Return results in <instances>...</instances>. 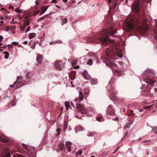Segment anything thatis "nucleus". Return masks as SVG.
<instances>
[{
    "mask_svg": "<svg viewBox=\"0 0 157 157\" xmlns=\"http://www.w3.org/2000/svg\"><path fill=\"white\" fill-rule=\"evenodd\" d=\"M117 31L113 27L107 28L106 29H104L101 33H99L97 34L93 38V40L99 43H105L107 44L109 42L113 43V41L110 39L109 36V35H111L113 37H115Z\"/></svg>",
    "mask_w": 157,
    "mask_h": 157,
    "instance_id": "1",
    "label": "nucleus"
},
{
    "mask_svg": "<svg viewBox=\"0 0 157 157\" xmlns=\"http://www.w3.org/2000/svg\"><path fill=\"white\" fill-rule=\"evenodd\" d=\"M122 51V50L117 48L115 50L109 48L106 49V53L109 60L106 64L110 67H116V65L112 61V60L115 59L117 56L120 57H122V54L121 53Z\"/></svg>",
    "mask_w": 157,
    "mask_h": 157,
    "instance_id": "2",
    "label": "nucleus"
},
{
    "mask_svg": "<svg viewBox=\"0 0 157 157\" xmlns=\"http://www.w3.org/2000/svg\"><path fill=\"white\" fill-rule=\"evenodd\" d=\"M143 21H140L134 17H131L128 21H126L125 23L123 24V26L126 28V31L132 29H138L143 25Z\"/></svg>",
    "mask_w": 157,
    "mask_h": 157,
    "instance_id": "3",
    "label": "nucleus"
},
{
    "mask_svg": "<svg viewBox=\"0 0 157 157\" xmlns=\"http://www.w3.org/2000/svg\"><path fill=\"white\" fill-rule=\"evenodd\" d=\"M114 84V80L111 79L109 82V84L107 86L106 89L109 94V96L112 100H116L117 99V97L116 96V94L115 92V90L113 87V85Z\"/></svg>",
    "mask_w": 157,
    "mask_h": 157,
    "instance_id": "4",
    "label": "nucleus"
},
{
    "mask_svg": "<svg viewBox=\"0 0 157 157\" xmlns=\"http://www.w3.org/2000/svg\"><path fill=\"white\" fill-rule=\"evenodd\" d=\"M144 74L147 77V80H146V82L151 86H152L154 83L155 82L153 80L150 78L153 77L155 74L154 73V71L147 69L145 71Z\"/></svg>",
    "mask_w": 157,
    "mask_h": 157,
    "instance_id": "5",
    "label": "nucleus"
},
{
    "mask_svg": "<svg viewBox=\"0 0 157 157\" xmlns=\"http://www.w3.org/2000/svg\"><path fill=\"white\" fill-rule=\"evenodd\" d=\"M146 0H138L137 2H134L132 8V10L136 13H139L140 12V4L141 5H144V2Z\"/></svg>",
    "mask_w": 157,
    "mask_h": 157,
    "instance_id": "6",
    "label": "nucleus"
},
{
    "mask_svg": "<svg viewBox=\"0 0 157 157\" xmlns=\"http://www.w3.org/2000/svg\"><path fill=\"white\" fill-rule=\"evenodd\" d=\"M0 154L2 157H10L9 149L7 147L0 148Z\"/></svg>",
    "mask_w": 157,
    "mask_h": 157,
    "instance_id": "7",
    "label": "nucleus"
},
{
    "mask_svg": "<svg viewBox=\"0 0 157 157\" xmlns=\"http://www.w3.org/2000/svg\"><path fill=\"white\" fill-rule=\"evenodd\" d=\"M83 98L84 96L82 92H79V97L78 98H76L75 99V101L76 102V103L77 104L79 103L80 101L83 100ZM76 106L77 108L79 110H80V109H81V108H82L83 107L82 106L78 104H77Z\"/></svg>",
    "mask_w": 157,
    "mask_h": 157,
    "instance_id": "8",
    "label": "nucleus"
},
{
    "mask_svg": "<svg viewBox=\"0 0 157 157\" xmlns=\"http://www.w3.org/2000/svg\"><path fill=\"white\" fill-rule=\"evenodd\" d=\"M65 64V63L62 62V61L58 60L56 61L55 63L54 66L57 69L61 71L62 69V67H63Z\"/></svg>",
    "mask_w": 157,
    "mask_h": 157,
    "instance_id": "9",
    "label": "nucleus"
},
{
    "mask_svg": "<svg viewBox=\"0 0 157 157\" xmlns=\"http://www.w3.org/2000/svg\"><path fill=\"white\" fill-rule=\"evenodd\" d=\"M106 113L109 115H113L115 113V110L113 108V106L110 105L108 107Z\"/></svg>",
    "mask_w": 157,
    "mask_h": 157,
    "instance_id": "10",
    "label": "nucleus"
},
{
    "mask_svg": "<svg viewBox=\"0 0 157 157\" xmlns=\"http://www.w3.org/2000/svg\"><path fill=\"white\" fill-rule=\"evenodd\" d=\"M26 84L25 81L22 82L21 81H16L13 83L14 85H16V87L18 88L23 86Z\"/></svg>",
    "mask_w": 157,
    "mask_h": 157,
    "instance_id": "11",
    "label": "nucleus"
},
{
    "mask_svg": "<svg viewBox=\"0 0 157 157\" xmlns=\"http://www.w3.org/2000/svg\"><path fill=\"white\" fill-rule=\"evenodd\" d=\"M9 139L2 134H0V141L3 143H7L9 141Z\"/></svg>",
    "mask_w": 157,
    "mask_h": 157,
    "instance_id": "12",
    "label": "nucleus"
},
{
    "mask_svg": "<svg viewBox=\"0 0 157 157\" xmlns=\"http://www.w3.org/2000/svg\"><path fill=\"white\" fill-rule=\"evenodd\" d=\"M23 21L24 22L23 25L24 26V28H25L27 25H29L30 23V20L28 17H26L24 20H23Z\"/></svg>",
    "mask_w": 157,
    "mask_h": 157,
    "instance_id": "13",
    "label": "nucleus"
},
{
    "mask_svg": "<svg viewBox=\"0 0 157 157\" xmlns=\"http://www.w3.org/2000/svg\"><path fill=\"white\" fill-rule=\"evenodd\" d=\"M95 59H97V58L95 56H92L91 58L88 60L87 64L90 65H91L93 64V61Z\"/></svg>",
    "mask_w": 157,
    "mask_h": 157,
    "instance_id": "14",
    "label": "nucleus"
},
{
    "mask_svg": "<svg viewBox=\"0 0 157 157\" xmlns=\"http://www.w3.org/2000/svg\"><path fill=\"white\" fill-rule=\"evenodd\" d=\"M33 74L31 72H27L26 75V77L28 82L31 81V77H33Z\"/></svg>",
    "mask_w": 157,
    "mask_h": 157,
    "instance_id": "15",
    "label": "nucleus"
},
{
    "mask_svg": "<svg viewBox=\"0 0 157 157\" xmlns=\"http://www.w3.org/2000/svg\"><path fill=\"white\" fill-rule=\"evenodd\" d=\"M82 75L84 78L87 80H90L91 78L90 76L86 71L83 72Z\"/></svg>",
    "mask_w": 157,
    "mask_h": 157,
    "instance_id": "16",
    "label": "nucleus"
},
{
    "mask_svg": "<svg viewBox=\"0 0 157 157\" xmlns=\"http://www.w3.org/2000/svg\"><path fill=\"white\" fill-rule=\"evenodd\" d=\"M59 148L56 150V151L58 152L59 150H63L65 149L64 145V144L61 143L58 145Z\"/></svg>",
    "mask_w": 157,
    "mask_h": 157,
    "instance_id": "17",
    "label": "nucleus"
},
{
    "mask_svg": "<svg viewBox=\"0 0 157 157\" xmlns=\"http://www.w3.org/2000/svg\"><path fill=\"white\" fill-rule=\"evenodd\" d=\"M34 149H33V151L32 150V152L30 151H29V153L28 155L29 157H35L36 155V153L34 152Z\"/></svg>",
    "mask_w": 157,
    "mask_h": 157,
    "instance_id": "18",
    "label": "nucleus"
},
{
    "mask_svg": "<svg viewBox=\"0 0 157 157\" xmlns=\"http://www.w3.org/2000/svg\"><path fill=\"white\" fill-rule=\"evenodd\" d=\"M48 7L47 6H43L41 7V11L40 12V15H41L43 13H44L47 10Z\"/></svg>",
    "mask_w": 157,
    "mask_h": 157,
    "instance_id": "19",
    "label": "nucleus"
},
{
    "mask_svg": "<svg viewBox=\"0 0 157 157\" xmlns=\"http://www.w3.org/2000/svg\"><path fill=\"white\" fill-rule=\"evenodd\" d=\"M71 144V143L70 142H67L66 143V145L67 148V149L68 151L69 152H71V147L70 146V145Z\"/></svg>",
    "mask_w": 157,
    "mask_h": 157,
    "instance_id": "20",
    "label": "nucleus"
},
{
    "mask_svg": "<svg viewBox=\"0 0 157 157\" xmlns=\"http://www.w3.org/2000/svg\"><path fill=\"white\" fill-rule=\"evenodd\" d=\"M90 83L93 85L96 84L98 83V80L96 78H91Z\"/></svg>",
    "mask_w": 157,
    "mask_h": 157,
    "instance_id": "21",
    "label": "nucleus"
},
{
    "mask_svg": "<svg viewBox=\"0 0 157 157\" xmlns=\"http://www.w3.org/2000/svg\"><path fill=\"white\" fill-rule=\"evenodd\" d=\"M42 58V56L41 55L39 54L36 57V60L37 61L38 63H41V60Z\"/></svg>",
    "mask_w": 157,
    "mask_h": 157,
    "instance_id": "22",
    "label": "nucleus"
},
{
    "mask_svg": "<svg viewBox=\"0 0 157 157\" xmlns=\"http://www.w3.org/2000/svg\"><path fill=\"white\" fill-rule=\"evenodd\" d=\"M75 131L77 132L82 131L84 130V129L83 127L81 126H78L75 128Z\"/></svg>",
    "mask_w": 157,
    "mask_h": 157,
    "instance_id": "23",
    "label": "nucleus"
},
{
    "mask_svg": "<svg viewBox=\"0 0 157 157\" xmlns=\"http://www.w3.org/2000/svg\"><path fill=\"white\" fill-rule=\"evenodd\" d=\"M155 24L156 25V28L154 31V34L153 36H154L155 37V39L157 40V20L155 22Z\"/></svg>",
    "mask_w": 157,
    "mask_h": 157,
    "instance_id": "24",
    "label": "nucleus"
},
{
    "mask_svg": "<svg viewBox=\"0 0 157 157\" xmlns=\"http://www.w3.org/2000/svg\"><path fill=\"white\" fill-rule=\"evenodd\" d=\"M108 1V2L109 4H110L111 2L113 4V5L114 6V8H115L117 3V0H107Z\"/></svg>",
    "mask_w": 157,
    "mask_h": 157,
    "instance_id": "25",
    "label": "nucleus"
},
{
    "mask_svg": "<svg viewBox=\"0 0 157 157\" xmlns=\"http://www.w3.org/2000/svg\"><path fill=\"white\" fill-rule=\"evenodd\" d=\"M97 133L95 132H90L87 135L89 136H93L97 135Z\"/></svg>",
    "mask_w": 157,
    "mask_h": 157,
    "instance_id": "26",
    "label": "nucleus"
},
{
    "mask_svg": "<svg viewBox=\"0 0 157 157\" xmlns=\"http://www.w3.org/2000/svg\"><path fill=\"white\" fill-rule=\"evenodd\" d=\"M36 34L34 33H30L29 34V38L30 39L33 38L36 36Z\"/></svg>",
    "mask_w": 157,
    "mask_h": 157,
    "instance_id": "27",
    "label": "nucleus"
},
{
    "mask_svg": "<svg viewBox=\"0 0 157 157\" xmlns=\"http://www.w3.org/2000/svg\"><path fill=\"white\" fill-rule=\"evenodd\" d=\"M69 77L70 78L73 80H74L75 77V74L74 73H71V74L69 75Z\"/></svg>",
    "mask_w": 157,
    "mask_h": 157,
    "instance_id": "28",
    "label": "nucleus"
},
{
    "mask_svg": "<svg viewBox=\"0 0 157 157\" xmlns=\"http://www.w3.org/2000/svg\"><path fill=\"white\" fill-rule=\"evenodd\" d=\"M22 145L23 146L24 148L27 150L28 151H31L30 149H29V147H28L27 145H26L24 144H22Z\"/></svg>",
    "mask_w": 157,
    "mask_h": 157,
    "instance_id": "29",
    "label": "nucleus"
},
{
    "mask_svg": "<svg viewBox=\"0 0 157 157\" xmlns=\"http://www.w3.org/2000/svg\"><path fill=\"white\" fill-rule=\"evenodd\" d=\"M67 18H64L62 19V25H63L64 24L67 23Z\"/></svg>",
    "mask_w": 157,
    "mask_h": 157,
    "instance_id": "30",
    "label": "nucleus"
},
{
    "mask_svg": "<svg viewBox=\"0 0 157 157\" xmlns=\"http://www.w3.org/2000/svg\"><path fill=\"white\" fill-rule=\"evenodd\" d=\"M133 110L130 111V113L128 114V116H134V113H133Z\"/></svg>",
    "mask_w": 157,
    "mask_h": 157,
    "instance_id": "31",
    "label": "nucleus"
},
{
    "mask_svg": "<svg viewBox=\"0 0 157 157\" xmlns=\"http://www.w3.org/2000/svg\"><path fill=\"white\" fill-rule=\"evenodd\" d=\"M4 54L5 55V58L7 59L9 57V53L7 51H6L4 52Z\"/></svg>",
    "mask_w": 157,
    "mask_h": 157,
    "instance_id": "32",
    "label": "nucleus"
},
{
    "mask_svg": "<svg viewBox=\"0 0 157 157\" xmlns=\"http://www.w3.org/2000/svg\"><path fill=\"white\" fill-rule=\"evenodd\" d=\"M79 111L83 114H86V111L83 108V107H82V108H81V109H80Z\"/></svg>",
    "mask_w": 157,
    "mask_h": 157,
    "instance_id": "33",
    "label": "nucleus"
},
{
    "mask_svg": "<svg viewBox=\"0 0 157 157\" xmlns=\"http://www.w3.org/2000/svg\"><path fill=\"white\" fill-rule=\"evenodd\" d=\"M65 105L67 108L68 109L69 107L70 106L69 102L67 101H66L65 102Z\"/></svg>",
    "mask_w": 157,
    "mask_h": 157,
    "instance_id": "34",
    "label": "nucleus"
},
{
    "mask_svg": "<svg viewBox=\"0 0 157 157\" xmlns=\"http://www.w3.org/2000/svg\"><path fill=\"white\" fill-rule=\"evenodd\" d=\"M130 127V125L129 123L126 124L124 127V128H129Z\"/></svg>",
    "mask_w": 157,
    "mask_h": 157,
    "instance_id": "35",
    "label": "nucleus"
},
{
    "mask_svg": "<svg viewBox=\"0 0 157 157\" xmlns=\"http://www.w3.org/2000/svg\"><path fill=\"white\" fill-rule=\"evenodd\" d=\"M40 12V10L35 11L33 13V15L35 16L38 14Z\"/></svg>",
    "mask_w": 157,
    "mask_h": 157,
    "instance_id": "36",
    "label": "nucleus"
},
{
    "mask_svg": "<svg viewBox=\"0 0 157 157\" xmlns=\"http://www.w3.org/2000/svg\"><path fill=\"white\" fill-rule=\"evenodd\" d=\"M152 106V105H151L149 106H146L144 107V109H151Z\"/></svg>",
    "mask_w": 157,
    "mask_h": 157,
    "instance_id": "37",
    "label": "nucleus"
},
{
    "mask_svg": "<svg viewBox=\"0 0 157 157\" xmlns=\"http://www.w3.org/2000/svg\"><path fill=\"white\" fill-rule=\"evenodd\" d=\"M15 11L16 12L18 13H21V10L19 9L18 8H17L15 10Z\"/></svg>",
    "mask_w": 157,
    "mask_h": 157,
    "instance_id": "38",
    "label": "nucleus"
},
{
    "mask_svg": "<svg viewBox=\"0 0 157 157\" xmlns=\"http://www.w3.org/2000/svg\"><path fill=\"white\" fill-rule=\"evenodd\" d=\"M11 104L13 106H14L16 105V101L15 100L13 101L11 103Z\"/></svg>",
    "mask_w": 157,
    "mask_h": 157,
    "instance_id": "39",
    "label": "nucleus"
},
{
    "mask_svg": "<svg viewBox=\"0 0 157 157\" xmlns=\"http://www.w3.org/2000/svg\"><path fill=\"white\" fill-rule=\"evenodd\" d=\"M102 117H98L97 118V120L98 121H102Z\"/></svg>",
    "mask_w": 157,
    "mask_h": 157,
    "instance_id": "40",
    "label": "nucleus"
},
{
    "mask_svg": "<svg viewBox=\"0 0 157 157\" xmlns=\"http://www.w3.org/2000/svg\"><path fill=\"white\" fill-rule=\"evenodd\" d=\"M152 130L155 133H157V128L154 127L153 128Z\"/></svg>",
    "mask_w": 157,
    "mask_h": 157,
    "instance_id": "41",
    "label": "nucleus"
},
{
    "mask_svg": "<svg viewBox=\"0 0 157 157\" xmlns=\"http://www.w3.org/2000/svg\"><path fill=\"white\" fill-rule=\"evenodd\" d=\"M82 151L81 150H79L77 152L76 154L78 155H81L82 154Z\"/></svg>",
    "mask_w": 157,
    "mask_h": 157,
    "instance_id": "42",
    "label": "nucleus"
},
{
    "mask_svg": "<svg viewBox=\"0 0 157 157\" xmlns=\"http://www.w3.org/2000/svg\"><path fill=\"white\" fill-rule=\"evenodd\" d=\"M23 77L22 76H17V80H19L20 79H21L23 78Z\"/></svg>",
    "mask_w": 157,
    "mask_h": 157,
    "instance_id": "43",
    "label": "nucleus"
},
{
    "mask_svg": "<svg viewBox=\"0 0 157 157\" xmlns=\"http://www.w3.org/2000/svg\"><path fill=\"white\" fill-rule=\"evenodd\" d=\"M67 123H65L64 125V128L65 130L67 128Z\"/></svg>",
    "mask_w": 157,
    "mask_h": 157,
    "instance_id": "44",
    "label": "nucleus"
},
{
    "mask_svg": "<svg viewBox=\"0 0 157 157\" xmlns=\"http://www.w3.org/2000/svg\"><path fill=\"white\" fill-rule=\"evenodd\" d=\"M1 10L2 11H5V12H7V13H9V12L8 11H7L6 9H5L4 8H1Z\"/></svg>",
    "mask_w": 157,
    "mask_h": 157,
    "instance_id": "45",
    "label": "nucleus"
},
{
    "mask_svg": "<svg viewBox=\"0 0 157 157\" xmlns=\"http://www.w3.org/2000/svg\"><path fill=\"white\" fill-rule=\"evenodd\" d=\"M21 29L22 31H24V29L25 28H24V26H22L21 25H20Z\"/></svg>",
    "mask_w": 157,
    "mask_h": 157,
    "instance_id": "46",
    "label": "nucleus"
},
{
    "mask_svg": "<svg viewBox=\"0 0 157 157\" xmlns=\"http://www.w3.org/2000/svg\"><path fill=\"white\" fill-rule=\"evenodd\" d=\"M12 44L14 45H17L18 44V43L17 42H13Z\"/></svg>",
    "mask_w": 157,
    "mask_h": 157,
    "instance_id": "47",
    "label": "nucleus"
},
{
    "mask_svg": "<svg viewBox=\"0 0 157 157\" xmlns=\"http://www.w3.org/2000/svg\"><path fill=\"white\" fill-rule=\"evenodd\" d=\"M60 129L59 128H58L57 129V131L58 132L57 134H59V132L60 131Z\"/></svg>",
    "mask_w": 157,
    "mask_h": 157,
    "instance_id": "48",
    "label": "nucleus"
},
{
    "mask_svg": "<svg viewBox=\"0 0 157 157\" xmlns=\"http://www.w3.org/2000/svg\"><path fill=\"white\" fill-rule=\"evenodd\" d=\"M30 29V27L29 26H28L25 31V33H26L27 32L29 31V30Z\"/></svg>",
    "mask_w": 157,
    "mask_h": 157,
    "instance_id": "49",
    "label": "nucleus"
},
{
    "mask_svg": "<svg viewBox=\"0 0 157 157\" xmlns=\"http://www.w3.org/2000/svg\"><path fill=\"white\" fill-rule=\"evenodd\" d=\"M3 36H0V42H1L3 40Z\"/></svg>",
    "mask_w": 157,
    "mask_h": 157,
    "instance_id": "50",
    "label": "nucleus"
},
{
    "mask_svg": "<svg viewBox=\"0 0 157 157\" xmlns=\"http://www.w3.org/2000/svg\"><path fill=\"white\" fill-rule=\"evenodd\" d=\"M9 8L10 9H13V10L14 7L12 6H9Z\"/></svg>",
    "mask_w": 157,
    "mask_h": 157,
    "instance_id": "51",
    "label": "nucleus"
},
{
    "mask_svg": "<svg viewBox=\"0 0 157 157\" xmlns=\"http://www.w3.org/2000/svg\"><path fill=\"white\" fill-rule=\"evenodd\" d=\"M14 18H13L12 20L11 23H12L13 24H14V23H16V21H14Z\"/></svg>",
    "mask_w": 157,
    "mask_h": 157,
    "instance_id": "52",
    "label": "nucleus"
},
{
    "mask_svg": "<svg viewBox=\"0 0 157 157\" xmlns=\"http://www.w3.org/2000/svg\"><path fill=\"white\" fill-rule=\"evenodd\" d=\"M56 2H57V1L56 0H52L51 2H52V3H56Z\"/></svg>",
    "mask_w": 157,
    "mask_h": 157,
    "instance_id": "53",
    "label": "nucleus"
},
{
    "mask_svg": "<svg viewBox=\"0 0 157 157\" xmlns=\"http://www.w3.org/2000/svg\"><path fill=\"white\" fill-rule=\"evenodd\" d=\"M3 24V21H1L0 22V25L1 26Z\"/></svg>",
    "mask_w": 157,
    "mask_h": 157,
    "instance_id": "54",
    "label": "nucleus"
},
{
    "mask_svg": "<svg viewBox=\"0 0 157 157\" xmlns=\"http://www.w3.org/2000/svg\"><path fill=\"white\" fill-rule=\"evenodd\" d=\"M133 122V121H131L129 123H129L130 124V125L131 124H132V123Z\"/></svg>",
    "mask_w": 157,
    "mask_h": 157,
    "instance_id": "55",
    "label": "nucleus"
},
{
    "mask_svg": "<svg viewBox=\"0 0 157 157\" xmlns=\"http://www.w3.org/2000/svg\"><path fill=\"white\" fill-rule=\"evenodd\" d=\"M8 46L10 48H12L13 47V45H12L9 44V45H8Z\"/></svg>",
    "mask_w": 157,
    "mask_h": 157,
    "instance_id": "56",
    "label": "nucleus"
},
{
    "mask_svg": "<svg viewBox=\"0 0 157 157\" xmlns=\"http://www.w3.org/2000/svg\"><path fill=\"white\" fill-rule=\"evenodd\" d=\"M27 44H28V42L26 41H24V44H25V45Z\"/></svg>",
    "mask_w": 157,
    "mask_h": 157,
    "instance_id": "57",
    "label": "nucleus"
},
{
    "mask_svg": "<svg viewBox=\"0 0 157 157\" xmlns=\"http://www.w3.org/2000/svg\"><path fill=\"white\" fill-rule=\"evenodd\" d=\"M18 157H24L22 155H17Z\"/></svg>",
    "mask_w": 157,
    "mask_h": 157,
    "instance_id": "58",
    "label": "nucleus"
},
{
    "mask_svg": "<svg viewBox=\"0 0 157 157\" xmlns=\"http://www.w3.org/2000/svg\"><path fill=\"white\" fill-rule=\"evenodd\" d=\"M16 85H14V84H13V85H10V87H14Z\"/></svg>",
    "mask_w": 157,
    "mask_h": 157,
    "instance_id": "59",
    "label": "nucleus"
},
{
    "mask_svg": "<svg viewBox=\"0 0 157 157\" xmlns=\"http://www.w3.org/2000/svg\"><path fill=\"white\" fill-rule=\"evenodd\" d=\"M35 3L36 5H38L39 4L38 3V0H37L35 2Z\"/></svg>",
    "mask_w": 157,
    "mask_h": 157,
    "instance_id": "60",
    "label": "nucleus"
},
{
    "mask_svg": "<svg viewBox=\"0 0 157 157\" xmlns=\"http://www.w3.org/2000/svg\"><path fill=\"white\" fill-rule=\"evenodd\" d=\"M20 15L19 14L17 15V17H19V18L20 19H21L22 18V17H20Z\"/></svg>",
    "mask_w": 157,
    "mask_h": 157,
    "instance_id": "61",
    "label": "nucleus"
},
{
    "mask_svg": "<svg viewBox=\"0 0 157 157\" xmlns=\"http://www.w3.org/2000/svg\"><path fill=\"white\" fill-rule=\"evenodd\" d=\"M56 7L58 8H59V9H61L60 8V6H59L58 5H56Z\"/></svg>",
    "mask_w": 157,
    "mask_h": 157,
    "instance_id": "62",
    "label": "nucleus"
},
{
    "mask_svg": "<svg viewBox=\"0 0 157 157\" xmlns=\"http://www.w3.org/2000/svg\"><path fill=\"white\" fill-rule=\"evenodd\" d=\"M68 0H63V2H67Z\"/></svg>",
    "mask_w": 157,
    "mask_h": 157,
    "instance_id": "63",
    "label": "nucleus"
},
{
    "mask_svg": "<svg viewBox=\"0 0 157 157\" xmlns=\"http://www.w3.org/2000/svg\"><path fill=\"white\" fill-rule=\"evenodd\" d=\"M7 46V45H4L2 47H1V48H6V47Z\"/></svg>",
    "mask_w": 157,
    "mask_h": 157,
    "instance_id": "64",
    "label": "nucleus"
}]
</instances>
